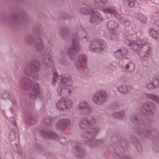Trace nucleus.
I'll return each instance as SVG.
<instances>
[{"label":"nucleus","mask_w":159,"mask_h":159,"mask_svg":"<svg viewBox=\"0 0 159 159\" xmlns=\"http://www.w3.org/2000/svg\"><path fill=\"white\" fill-rule=\"evenodd\" d=\"M107 97V93L105 91H98L94 95L93 100L95 103L100 105L106 101Z\"/></svg>","instance_id":"nucleus-1"},{"label":"nucleus","mask_w":159,"mask_h":159,"mask_svg":"<svg viewBox=\"0 0 159 159\" xmlns=\"http://www.w3.org/2000/svg\"><path fill=\"white\" fill-rule=\"evenodd\" d=\"M95 122V120L91 116H88L86 119L82 120L80 121V127L82 128H86L88 124L92 125Z\"/></svg>","instance_id":"nucleus-2"},{"label":"nucleus","mask_w":159,"mask_h":159,"mask_svg":"<svg viewBox=\"0 0 159 159\" xmlns=\"http://www.w3.org/2000/svg\"><path fill=\"white\" fill-rule=\"evenodd\" d=\"M65 104V100L64 98H62L60 99L56 104L57 108L60 111H62L66 109V106Z\"/></svg>","instance_id":"nucleus-3"},{"label":"nucleus","mask_w":159,"mask_h":159,"mask_svg":"<svg viewBox=\"0 0 159 159\" xmlns=\"http://www.w3.org/2000/svg\"><path fill=\"white\" fill-rule=\"evenodd\" d=\"M20 84L22 87L26 89H30L32 85L31 81L29 80H27L26 81L24 80H22L20 81Z\"/></svg>","instance_id":"nucleus-4"},{"label":"nucleus","mask_w":159,"mask_h":159,"mask_svg":"<svg viewBox=\"0 0 159 159\" xmlns=\"http://www.w3.org/2000/svg\"><path fill=\"white\" fill-rule=\"evenodd\" d=\"M88 107L87 104L86 102H82L79 104L78 108L79 110L83 109L86 111L88 110L89 108Z\"/></svg>","instance_id":"nucleus-5"},{"label":"nucleus","mask_w":159,"mask_h":159,"mask_svg":"<svg viewBox=\"0 0 159 159\" xmlns=\"http://www.w3.org/2000/svg\"><path fill=\"white\" fill-rule=\"evenodd\" d=\"M78 65L79 67L82 69H84L86 65V62L81 57L80 58V60L78 62Z\"/></svg>","instance_id":"nucleus-6"},{"label":"nucleus","mask_w":159,"mask_h":159,"mask_svg":"<svg viewBox=\"0 0 159 159\" xmlns=\"http://www.w3.org/2000/svg\"><path fill=\"white\" fill-rule=\"evenodd\" d=\"M62 78V82L61 83L62 85H65V84H67L70 83V84L72 83V81L69 79L66 78L64 75L61 76Z\"/></svg>","instance_id":"nucleus-7"},{"label":"nucleus","mask_w":159,"mask_h":159,"mask_svg":"<svg viewBox=\"0 0 159 159\" xmlns=\"http://www.w3.org/2000/svg\"><path fill=\"white\" fill-rule=\"evenodd\" d=\"M150 34L153 38L157 39L159 37V34L154 30H151L149 32Z\"/></svg>","instance_id":"nucleus-8"},{"label":"nucleus","mask_w":159,"mask_h":159,"mask_svg":"<svg viewBox=\"0 0 159 159\" xmlns=\"http://www.w3.org/2000/svg\"><path fill=\"white\" fill-rule=\"evenodd\" d=\"M72 104V102L70 100H68L66 101H65V105L66 106V109L70 108L71 107Z\"/></svg>","instance_id":"nucleus-9"},{"label":"nucleus","mask_w":159,"mask_h":159,"mask_svg":"<svg viewBox=\"0 0 159 159\" xmlns=\"http://www.w3.org/2000/svg\"><path fill=\"white\" fill-rule=\"evenodd\" d=\"M64 122L65 120H62L58 122L57 125V126L59 127L60 129H63V127L65 125L64 123Z\"/></svg>","instance_id":"nucleus-10"},{"label":"nucleus","mask_w":159,"mask_h":159,"mask_svg":"<svg viewBox=\"0 0 159 159\" xmlns=\"http://www.w3.org/2000/svg\"><path fill=\"white\" fill-rule=\"evenodd\" d=\"M139 19L141 21L143 22H145L146 20V18L143 15H141L139 17Z\"/></svg>","instance_id":"nucleus-11"},{"label":"nucleus","mask_w":159,"mask_h":159,"mask_svg":"<svg viewBox=\"0 0 159 159\" xmlns=\"http://www.w3.org/2000/svg\"><path fill=\"white\" fill-rule=\"evenodd\" d=\"M120 89L121 90L122 92L124 93H126L127 92L128 90L125 86H122L120 87Z\"/></svg>","instance_id":"nucleus-12"},{"label":"nucleus","mask_w":159,"mask_h":159,"mask_svg":"<svg viewBox=\"0 0 159 159\" xmlns=\"http://www.w3.org/2000/svg\"><path fill=\"white\" fill-rule=\"evenodd\" d=\"M147 87L149 89H153L154 87L152 83H150L148 84Z\"/></svg>","instance_id":"nucleus-13"},{"label":"nucleus","mask_w":159,"mask_h":159,"mask_svg":"<svg viewBox=\"0 0 159 159\" xmlns=\"http://www.w3.org/2000/svg\"><path fill=\"white\" fill-rule=\"evenodd\" d=\"M134 2H129V5L130 7H132L134 6Z\"/></svg>","instance_id":"nucleus-14"},{"label":"nucleus","mask_w":159,"mask_h":159,"mask_svg":"<svg viewBox=\"0 0 159 159\" xmlns=\"http://www.w3.org/2000/svg\"><path fill=\"white\" fill-rule=\"evenodd\" d=\"M35 122V121L34 120H31L30 122V123L31 124H34Z\"/></svg>","instance_id":"nucleus-15"},{"label":"nucleus","mask_w":159,"mask_h":159,"mask_svg":"<svg viewBox=\"0 0 159 159\" xmlns=\"http://www.w3.org/2000/svg\"><path fill=\"white\" fill-rule=\"evenodd\" d=\"M91 21H92V22H93V20L91 19Z\"/></svg>","instance_id":"nucleus-16"},{"label":"nucleus","mask_w":159,"mask_h":159,"mask_svg":"<svg viewBox=\"0 0 159 159\" xmlns=\"http://www.w3.org/2000/svg\"><path fill=\"white\" fill-rule=\"evenodd\" d=\"M7 94H4L3 95L4 96L5 95H6Z\"/></svg>","instance_id":"nucleus-17"},{"label":"nucleus","mask_w":159,"mask_h":159,"mask_svg":"<svg viewBox=\"0 0 159 159\" xmlns=\"http://www.w3.org/2000/svg\"><path fill=\"white\" fill-rule=\"evenodd\" d=\"M121 113L122 114H124V112H121Z\"/></svg>","instance_id":"nucleus-18"},{"label":"nucleus","mask_w":159,"mask_h":159,"mask_svg":"<svg viewBox=\"0 0 159 159\" xmlns=\"http://www.w3.org/2000/svg\"><path fill=\"white\" fill-rule=\"evenodd\" d=\"M39 68H38V69H37V70H36V71H37V70H39Z\"/></svg>","instance_id":"nucleus-19"},{"label":"nucleus","mask_w":159,"mask_h":159,"mask_svg":"<svg viewBox=\"0 0 159 159\" xmlns=\"http://www.w3.org/2000/svg\"><path fill=\"white\" fill-rule=\"evenodd\" d=\"M70 87L71 88V89H72V86H71Z\"/></svg>","instance_id":"nucleus-20"},{"label":"nucleus","mask_w":159,"mask_h":159,"mask_svg":"<svg viewBox=\"0 0 159 159\" xmlns=\"http://www.w3.org/2000/svg\"><path fill=\"white\" fill-rule=\"evenodd\" d=\"M11 119H13V120H14V119H13V118H11Z\"/></svg>","instance_id":"nucleus-21"},{"label":"nucleus","mask_w":159,"mask_h":159,"mask_svg":"<svg viewBox=\"0 0 159 159\" xmlns=\"http://www.w3.org/2000/svg\"><path fill=\"white\" fill-rule=\"evenodd\" d=\"M29 70H30V69H29Z\"/></svg>","instance_id":"nucleus-22"},{"label":"nucleus","mask_w":159,"mask_h":159,"mask_svg":"<svg viewBox=\"0 0 159 159\" xmlns=\"http://www.w3.org/2000/svg\"><path fill=\"white\" fill-rule=\"evenodd\" d=\"M121 117V116H118V117Z\"/></svg>","instance_id":"nucleus-23"}]
</instances>
